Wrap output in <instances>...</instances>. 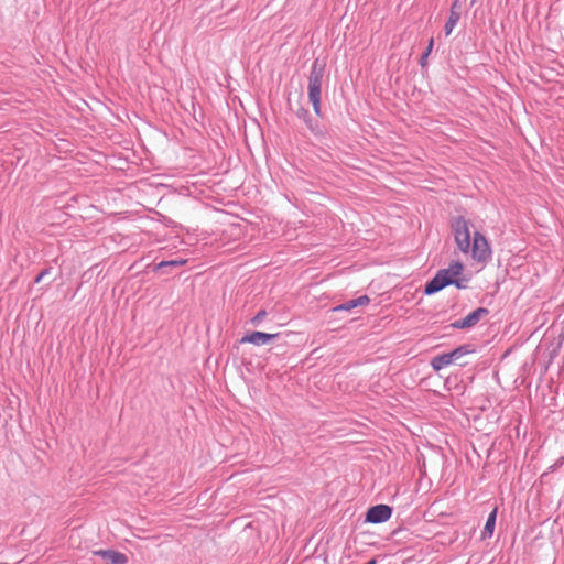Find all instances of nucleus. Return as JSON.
Segmentation results:
<instances>
[{"label":"nucleus","instance_id":"f257e3e1","mask_svg":"<svg viewBox=\"0 0 564 564\" xmlns=\"http://www.w3.org/2000/svg\"><path fill=\"white\" fill-rule=\"evenodd\" d=\"M464 271V264L460 261H454L446 269H441L426 282L424 286L425 295H433L446 286L454 285L458 290L467 288V280L459 278Z\"/></svg>","mask_w":564,"mask_h":564},{"label":"nucleus","instance_id":"f03ea898","mask_svg":"<svg viewBox=\"0 0 564 564\" xmlns=\"http://www.w3.org/2000/svg\"><path fill=\"white\" fill-rule=\"evenodd\" d=\"M325 68H326V63L321 58H315L312 64L310 76H308V86H307L308 100L312 104L315 115L318 117L322 116L321 93H322L323 78L325 75Z\"/></svg>","mask_w":564,"mask_h":564},{"label":"nucleus","instance_id":"7ed1b4c3","mask_svg":"<svg viewBox=\"0 0 564 564\" xmlns=\"http://www.w3.org/2000/svg\"><path fill=\"white\" fill-rule=\"evenodd\" d=\"M471 226L470 220L463 216L454 217L451 223V229L454 235L455 242L458 249L465 254L469 253L470 250Z\"/></svg>","mask_w":564,"mask_h":564},{"label":"nucleus","instance_id":"20e7f679","mask_svg":"<svg viewBox=\"0 0 564 564\" xmlns=\"http://www.w3.org/2000/svg\"><path fill=\"white\" fill-rule=\"evenodd\" d=\"M474 351H475V348L471 344L460 345L448 352L440 354V355H436L435 357H433L431 360V367L435 371H440V370L444 369L445 367H448L449 365L454 364L456 360L460 359L462 357H464L468 354H471Z\"/></svg>","mask_w":564,"mask_h":564},{"label":"nucleus","instance_id":"39448f33","mask_svg":"<svg viewBox=\"0 0 564 564\" xmlns=\"http://www.w3.org/2000/svg\"><path fill=\"white\" fill-rule=\"evenodd\" d=\"M473 260L478 263H487L491 257V247L486 237L479 231H475L473 235V241H470L469 250Z\"/></svg>","mask_w":564,"mask_h":564},{"label":"nucleus","instance_id":"423d86ee","mask_svg":"<svg viewBox=\"0 0 564 564\" xmlns=\"http://www.w3.org/2000/svg\"><path fill=\"white\" fill-rule=\"evenodd\" d=\"M489 314V310L486 307H478L467 314L464 318L453 322L449 327L454 329H470L475 327L481 318Z\"/></svg>","mask_w":564,"mask_h":564},{"label":"nucleus","instance_id":"0eeeda50","mask_svg":"<svg viewBox=\"0 0 564 564\" xmlns=\"http://www.w3.org/2000/svg\"><path fill=\"white\" fill-rule=\"evenodd\" d=\"M392 513H393L392 507H390L388 505L379 503V505L368 508V510L366 512L365 521L368 523H373V524L383 523V522H387L392 517Z\"/></svg>","mask_w":564,"mask_h":564},{"label":"nucleus","instance_id":"6e6552de","mask_svg":"<svg viewBox=\"0 0 564 564\" xmlns=\"http://www.w3.org/2000/svg\"><path fill=\"white\" fill-rule=\"evenodd\" d=\"M279 334H269L264 332L254 330L249 334H246L241 339L240 343L245 344H252L254 346H263L271 343L274 338H276Z\"/></svg>","mask_w":564,"mask_h":564},{"label":"nucleus","instance_id":"1a4fd4ad","mask_svg":"<svg viewBox=\"0 0 564 564\" xmlns=\"http://www.w3.org/2000/svg\"><path fill=\"white\" fill-rule=\"evenodd\" d=\"M96 556H99L106 561H108L111 564H127L128 557L124 553H121L119 551H115L111 549L107 550H97L94 552Z\"/></svg>","mask_w":564,"mask_h":564},{"label":"nucleus","instance_id":"9d476101","mask_svg":"<svg viewBox=\"0 0 564 564\" xmlns=\"http://www.w3.org/2000/svg\"><path fill=\"white\" fill-rule=\"evenodd\" d=\"M458 3H459V0H454L451 6L448 19L444 25V32H445L446 36H448L453 32L454 28L456 26V24L458 23V21L460 19V11H459Z\"/></svg>","mask_w":564,"mask_h":564},{"label":"nucleus","instance_id":"9b49d317","mask_svg":"<svg viewBox=\"0 0 564 564\" xmlns=\"http://www.w3.org/2000/svg\"><path fill=\"white\" fill-rule=\"evenodd\" d=\"M370 303V297L368 295H360L356 299L348 300L333 308V312H349L356 307L365 306Z\"/></svg>","mask_w":564,"mask_h":564},{"label":"nucleus","instance_id":"f8f14e48","mask_svg":"<svg viewBox=\"0 0 564 564\" xmlns=\"http://www.w3.org/2000/svg\"><path fill=\"white\" fill-rule=\"evenodd\" d=\"M297 117L302 119L307 129L316 137L323 135L324 130L321 128V126L312 119V116L307 109L301 108L297 112Z\"/></svg>","mask_w":564,"mask_h":564},{"label":"nucleus","instance_id":"ddd939ff","mask_svg":"<svg viewBox=\"0 0 564 564\" xmlns=\"http://www.w3.org/2000/svg\"><path fill=\"white\" fill-rule=\"evenodd\" d=\"M497 513H498V510H497V508H495L487 517L485 527L480 534L481 540H487L492 536L495 527H496V521H497Z\"/></svg>","mask_w":564,"mask_h":564},{"label":"nucleus","instance_id":"4468645a","mask_svg":"<svg viewBox=\"0 0 564 564\" xmlns=\"http://www.w3.org/2000/svg\"><path fill=\"white\" fill-rule=\"evenodd\" d=\"M187 262H188V260L184 259V258H178V259H173V260H163V261L159 262L158 264H155L153 271L156 272V271L163 270L165 268L182 267V265H185Z\"/></svg>","mask_w":564,"mask_h":564},{"label":"nucleus","instance_id":"2eb2a0df","mask_svg":"<svg viewBox=\"0 0 564 564\" xmlns=\"http://www.w3.org/2000/svg\"><path fill=\"white\" fill-rule=\"evenodd\" d=\"M433 46H434V39L431 37L429 40V44L425 48V51L422 53L420 59H419V64L421 67H425L427 65V57L429 55L431 54L432 50H433Z\"/></svg>","mask_w":564,"mask_h":564},{"label":"nucleus","instance_id":"dca6fc26","mask_svg":"<svg viewBox=\"0 0 564 564\" xmlns=\"http://www.w3.org/2000/svg\"><path fill=\"white\" fill-rule=\"evenodd\" d=\"M267 316L265 310H260L252 318L251 324L258 326Z\"/></svg>","mask_w":564,"mask_h":564},{"label":"nucleus","instance_id":"f3484780","mask_svg":"<svg viewBox=\"0 0 564 564\" xmlns=\"http://www.w3.org/2000/svg\"><path fill=\"white\" fill-rule=\"evenodd\" d=\"M52 271V268H45L43 269L34 279V283H40L46 275H48Z\"/></svg>","mask_w":564,"mask_h":564},{"label":"nucleus","instance_id":"a211bd4d","mask_svg":"<svg viewBox=\"0 0 564 564\" xmlns=\"http://www.w3.org/2000/svg\"><path fill=\"white\" fill-rule=\"evenodd\" d=\"M564 465V456L560 457L554 464H552L547 470L549 473H554L560 469Z\"/></svg>","mask_w":564,"mask_h":564},{"label":"nucleus","instance_id":"6ab92c4d","mask_svg":"<svg viewBox=\"0 0 564 564\" xmlns=\"http://www.w3.org/2000/svg\"><path fill=\"white\" fill-rule=\"evenodd\" d=\"M365 564H377V558H371L369 560L368 562H366Z\"/></svg>","mask_w":564,"mask_h":564}]
</instances>
